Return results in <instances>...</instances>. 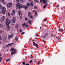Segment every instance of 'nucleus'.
Segmentation results:
<instances>
[{"label": "nucleus", "mask_w": 65, "mask_h": 65, "mask_svg": "<svg viewBox=\"0 0 65 65\" xmlns=\"http://www.w3.org/2000/svg\"><path fill=\"white\" fill-rule=\"evenodd\" d=\"M45 35H46V36H47V35H48L47 33H46Z\"/></svg>", "instance_id": "37998d69"}, {"label": "nucleus", "mask_w": 65, "mask_h": 65, "mask_svg": "<svg viewBox=\"0 0 65 65\" xmlns=\"http://www.w3.org/2000/svg\"><path fill=\"white\" fill-rule=\"evenodd\" d=\"M3 3L4 4H6V2L4 1V2Z\"/></svg>", "instance_id": "ea45409f"}, {"label": "nucleus", "mask_w": 65, "mask_h": 65, "mask_svg": "<svg viewBox=\"0 0 65 65\" xmlns=\"http://www.w3.org/2000/svg\"><path fill=\"white\" fill-rule=\"evenodd\" d=\"M10 60V59H7L6 60V62H8L9 61V60Z\"/></svg>", "instance_id": "5701e85b"}, {"label": "nucleus", "mask_w": 65, "mask_h": 65, "mask_svg": "<svg viewBox=\"0 0 65 65\" xmlns=\"http://www.w3.org/2000/svg\"><path fill=\"white\" fill-rule=\"evenodd\" d=\"M1 0H2V2H3H3H4V0H0V1H1Z\"/></svg>", "instance_id": "4c0bfd02"}, {"label": "nucleus", "mask_w": 65, "mask_h": 65, "mask_svg": "<svg viewBox=\"0 0 65 65\" xmlns=\"http://www.w3.org/2000/svg\"><path fill=\"white\" fill-rule=\"evenodd\" d=\"M13 44V43H11V44H9L8 45H5V46H6V47H8V46L12 45Z\"/></svg>", "instance_id": "6e6552de"}, {"label": "nucleus", "mask_w": 65, "mask_h": 65, "mask_svg": "<svg viewBox=\"0 0 65 65\" xmlns=\"http://www.w3.org/2000/svg\"><path fill=\"white\" fill-rule=\"evenodd\" d=\"M28 18H25V21H27V20H28Z\"/></svg>", "instance_id": "c85d7f7f"}, {"label": "nucleus", "mask_w": 65, "mask_h": 65, "mask_svg": "<svg viewBox=\"0 0 65 65\" xmlns=\"http://www.w3.org/2000/svg\"><path fill=\"white\" fill-rule=\"evenodd\" d=\"M45 27H46V25H45Z\"/></svg>", "instance_id": "680f3d73"}, {"label": "nucleus", "mask_w": 65, "mask_h": 65, "mask_svg": "<svg viewBox=\"0 0 65 65\" xmlns=\"http://www.w3.org/2000/svg\"><path fill=\"white\" fill-rule=\"evenodd\" d=\"M1 56V54H0V57Z\"/></svg>", "instance_id": "bf43d9fd"}, {"label": "nucleus", "mask_w": 65, "mask_h": 65, "mask_svg": "<svg viewBox=\"0 0 65 65\" xmlns=\"http://www.w3.org/2000/svg\"><path fill=\"white\" fill-rule=\"evenodd\" d=\"M37 64H39L40 63V62L39 61H38V62H37Z\"/></svg>", "instance_id": "cd10ccee"}, {"label": "nucleus", "mask_w": 65, "mask_h": 65, "mask_svg": "<svg viewBox=\"0 0 65 65\" xmlns=\"http://www.w3.org/2000/svg\"><path fill=\"white\" fill-rule=\"evenodd\" d=\"M26 65H29V64H28V63H26Z\"/></svg>", "instance_id": "8fccbe9b"}, {"label": "nucleus", "mask_w": 65, "mask_h": 65, "mask_svg": "<svg viewBox=\"0 0 65 65\" xmlns=\"http://www.w3.org/2000/svg\"><path fill=\"white\" fill-rule=\"evenodd\" d=\"M33 11H34V12H35V10H34Z\"/></svg>", "instance_id": "6e6d98bb"}, {"label": "nucleus", "mask_w": 65, "mask_h": 65, "mask_svg": "<svg viewBox=\"0 0 65 65\" xmlns=\"http://www.w3.org/2000/svg\"><path fill=\"white\" fill-rule=\"evenodd\" d=\"M43 1V0H40V2H42Z\"/></svg>", "instance_id": "58836bf2"}, {"label": "nucleus", "mask_w": 65, "mask_h": 65, "mask_svg": "<svg viewBox=\"0 0 65 65\" xmlns=\"http://www.w3.org/2000/svg\"><path fill=\"white\" fill-rule=\"evenodd\" d=\"M15 13V12H14V10H13L12 11V13H11V14L12 15H13Z\"/></svg>", "instance_id": "9b49d317"}, {"label": "nucleus", "mask_w": 65, "mask_h": 65, "mask_svg": "<svg viewBox=\"0 0 65 65\" xmlns=\"http://www.w3.org/2000/svg\"><path fill=\"white\" fill-rule=\"evenodd\" d=\"M24 65H26V64H24Z\"/></svg>", "instance_id": "774afa93"}, {"label": "nucleus", "mask_w": 65, "mask_h": 65, "mask_svg": "<svg viewBox=\"0 0 65 65\" xmlns=\"http://www.w3.org/2000/svg\"><path fill=\"white\" fill-rule=\"evenodd\" d=\"M28 23H29V24H31V21L30 20H29L28 21Z\"/></svg>", "instance_id": "a211bd4d"}, {"label": "nucleus", "mask_w": 65, "mask_h": 65, "mask_svg": "<svg viewBox=\"0 0 65 65\" xmlns=\"http://www.w3.org/2000/svg\"><path fill=\"white\" fill-rule=\"evenodd\" d=\"M21 3H23L24 1V0H19Z\"/></svg>", "instance_id": "aec40b11"}, {"label": "nucleus", "mask_w": 65, "mask_h": 65, "mask_svg": "<svg viewBox=\"0 0 65 65\" xmlns=\"http://www.w3.org/2000/svg\"><path fill=\"white\" fill-rule=\"evenodd\" d=\"M25 23H24L23 24L22 26H25Z\"/></svg>", "instance_id": "c756f323"}, {"label": "nucleus", "mask_w": 65, "mask_h": 65, "mask_svg": "<svg viewBox=\"0 0 65 65\" xmlns=\"http://www.w3.org/2000/svg\"><path fill=\"white\" fill-rule=\"evenodd\" d=\"M58 31L60 32H63L64 31V30L62 29V28H59L58 29Z\"/></svg>", "instance_id": "f8f14e48"}, {"label": "nucleus", "mask_w": 65, "mask_h": 65, "mask_svg": "<svg viewBox=\"0 0 65 65\" xmlns=\"http://www.w3.org/2000/svg\"><path fill=\"white\" fill-rule=\"evenodd\" d=\"M46 3V0H43V1L42 3H43V4H45V3Z\"/></svg>", "instance_id": "ddd939ff"}, {"label": "nucleus", "mask_w": 65, "mask_h": 65, "mask_svg": "<svg viewBox=\"0 0 65 65\" xmlns=\"http://www.w3.org/2000/svg\"><path fill=\"white\" fill-rule=\"evenodd\" d=\"M44 22H45V21H46V19H45V20H44Z\"/></svg>", "instance_id": "c03bdc74"}, {"label": "nucleus", "mask_w": 65, "mask_h": 65, "mask_svg": "<svg viewBox=\"0 0 65 65\" xmlns=\"http://www.w3.org/2000/svg\"><path fill=\"white\" fill-rule=\"evenodd\" d=\"M0 13H1V11H0Z\"/></svg>", "instance_id": "69168bd1"}, {"label": "nucleus", "mask_w": 65, "mask_h": 65, "mask_svg": "<svg viewBox=\"0 0 65 65\" xmlns=\"http://www.w3.org/2000/svg\"><path fill=\"white\" fill-rule=\"evenodd\" d=\"M12 6V3H9L7 5V7H10Z\"/></svg>", "instance_id": "39448f33"}, {"label": "nucleus", "mask_w": 65, "mask_h": 65, "mask_svg": "<svg viewBox=\"0 0 65 65\" xmlns=\"http://www.w3.org/2000/svg\"><path fill=\"white\" fill-rule=\"evenodd\" d=\"M30 58L31 59H32V58H33V57L31 56V57H30Z\"/></svg>", "instance_id": "de8ad7c7"}, {"label": "nucleus", "mask_w": 65, "mask_h": 65, "mask_svg": "<svg viewBox=\"0 0 65 65\" xmlns=\"http://www.w3.org/2000/svg\"><path fill=\"white\" fill-rule=\"evenodd\" d=\"M11 52H12L11 53V55H13V54H15V52L17 51V50L13 48H12L11 49Z\"/></svg>", "instance_id": "7ed1b4c3"}, {"label": "nucleus", "mask_w": 65, "mask_h": 65, "mask_svg": "<svg viewBox=\"0 0 65 65\" xmlns=\"http://www.w3.org/2000/svg\"><path fill=\"white\" fill-rule=\"evenodd\" d=\"M16 8H19L20 9L21 8H22L23 6L22 5L19 3L18 4H16Z\"/></svg>", "instance_id": "f03ea898"}, {"label": "nucleus", "mask_w": 65, "mask_h": 65, "mask_svg": "<svg viewBox=\"0 0 65 65\" xmlns=\"http://www.w3.org/2000/svg\"><path fill=\"white\" fill-rule=\"evenodd\" d=\"M59 7V5H58L56 7Z\"/></svg>", "instance_id": "49530a36"}, {"label": "nucleus", "mask_w": 65, "mask_h": 65, "mask_svg": "<svg viewBox=\"0 0 65 65\" xmlns=\"http://www.w3.org/2000/svg\"><path fill=\"white\" fill-rule=\"evenodd\" d=\"M2 60V57H0V62H1Z\"/></svg>", "instance_id": "393cba45"}, {"label": "nucleus", "mask_w": 65, "mask_h": 65, "mask_svg": "<svg viewBox=\"0 0 65 65\" xmlns=\"http://www.w3.org/2000/svg\"><path fill=\"white\" fill-rule=\"evenodd\" d=\"M37 15V11H36L35 12V15Z\"/></svg>", "instance_id": "a878e982"}, {"label": "nucleus", "mask_w": 65, "mask_h": 65, "mask_svg": "<svg viewBox=\"0 0 65 65\" xmlns=\"http://www.w3.org/2000/svg\"><path fill=\"white\" fill-rule=\"evenodd\" d=\"M12 22L13 23H14L15 22V18H14L12 19Z\"/></svg>", "instance_id": "9d476101"}, {"label": "nucleus", "mask_w": 65, "mask_h": 65, "mask_svg": "<svg viewBox=\"0 0 65 65\" xmlns=\"http://www.w3.org/2000/svg\"><path fill=\"white\" fill-rule=\"evenodd\" d=\"M30 6H31V7L33 6V4L32 3H30Z\"/></svg>", "instance_id": "6ab92c4d"}, {"label": "nucleus", "mask_w": 65, "mask_h": 65, "mask_svg": "<svg viewBox=\"0 0 65 65\" xmlns=\"http://www.w3.org/2000/svg\"><path fill=\"white\" fill-rule=\"evenodd\" d=\"M41 6H42V4H41Z\"/></svg>", "instance_id": "e2e57ef3"}, {"label": "nucleus", "mask_w": 65, "mask_h": 65, "mask_svg": "<svg viewBox=\"0 0 65 65\" xmlns=\"http://www.w3.org/2000/svg\"><path fill=\"white\" fill-rule=\"evenodd\" d=\"M25 34V32H23L21 34L22 35H23V34Z\"/></svg>", "instance_id": "c9c22d12"}, {"label": "nucleus", "mask_w": 65, "mask_h": 65, "mask_svg": "<svg viewBox=\"0 0 65 65\" xmlns=\"http://www.w3.org/2000/svg\"><path fill=\"white\" fill-rule=\"evenodd\" d=\"M43 37L44 38H45V35H44Z\"/></svg>", "instance_id": "2f4dec72"}, {"label": "nucleus", "mask_w": 65, "mask_h": 65, "mask_svg": "<svg viewBox=\"0 0 65 65\" xmlns=\"http://www.w3.org/2000/svg\"><path fill=\"white\" fill-rule=\"evenodd\" d=\"M23 8H25V10H26L27 9V8H28V6H23Z\"/></svg>", "instance_id": "4468645a"}, {"label": "nucleus", "mask_w": 65, "mask_h": 65, "mask_svg": "<svg viewBox=\"0 0 65 65\" xmlns=\"http://www.w3.org/2000/svg\"><path fill=\"white\" fill-rule=\"evenodd\" d=\"M61 9L62 10V9H63V8H61Z\"/></svg>", "instance_id": "5fc2aeb1"}, {"label": "nucleus", "mask_w": 65, "mask_h": 65, "mask_svg": "<svg viewBox=\"0 0 65 65\" xmlns=\"http://www.w3.org/2000/svg\"><path fill=\"white\" fill-rule=\"evenodd\" d=\"M1 39H2L1 37V36L0 35V40H1Z\"/></svg>", "instance_id": "79ce46f5"}, {"label": "nucleus", "mask_w": 65, "mask_h": 65, "mask_svg": "<svg viewBox=\"0 0 65 65\" xmlns=\"http://www.w3.org/2000/svg\"><path fill=\"white\" fill-rule=\"evenodd\" d=\"M22 31V30H21H21L20 31V32H21Z\"/></svg>", "instance_id": "052dcab7"}, {"label": "nucleus", "mask_w": 65, "mask_h": 65, "mask_svg": "<svg viewBox=\"0 0 65 65\" xmlns=\"http://www.w3.org/2000/svg\"><path fill=\"white\" fill-rule=\"evenodd\" d=\"M30 18H31V19H32L33 18V17L31 15L30 16Z\"/></svg>", "instance_id": "72a5a7b5"}, {"label": "nucleus", "mask_w": 65, "mask_h": 65, "mask_svg": "<svg viewBox=\"0 0 65 65\" xmlns=\"http://www.w3.org/2000/svg\"><path fill=\"white\" fill-rule=\"evenodd\" d=\"M42 41H43V42H45V41L44 40H43Z\"/></svg>", "instance_id": "603ef678"}, {"label": "nucleus", "mask_w": 65, "mask_h": 65, "mask_svg": "<svg viewBox=\"0 0 65 65\" xmlns=\"http://www.w3.org/2000/svg\"><path fill=\"white\" fill-rule=\"evenodd\" d=\"M3 27V25L2 24H0V27Z\"/></svg>", "instance_id": "4be33fe9"}, {"label": "nucleus", "mask_w": 65, "mask_h": 65, "mask_svg": "<svg viewBox=\"0 0 65 65\" xmlns=\"http://www.w3.org/2000/svg\"><path fill=\"white\" fill-rule=\"evenodd\" d=\"M25 26H26V27H28V25H27V24H25Z\"/></svg>", "instance_id": "7c9ffc66"}, {"label": "nucleus", "mask_w": 65, "mask_h": 65, "mask_svg": "<svg viewBox=\"0 0 65 65\" xmlns=\"http://www.w3.org/2000/svg\"><path fill=\"white\" fill-rule=\"evenodd\" d=\"M41 27H40V29H41Z\"/></svg>", "instance_id": "4d7b16f0"}, {"label": "nucleus", "mask_w": 65, "mask_h": 65, "mask_svg": "<svg viewBox=\"0 0 65 65\" xmlns=\"http://www.w3.org/2000/svg\"><path fill=\"white\" fill-rule=\"evenodd\" d=\"M13 37V34H11V35L8 36V39H10L11 38H12Z\"/></svg>", "instance_id": "423d86ee"}, {"label": "nucleus", "mask_w": 65, "mask_h": 65, "mask_svg": "<svg viewBox=\"0 0 65 65\" xmlns=\"http://www.w3.org/2000/svg\"><path fill=\"white\" fill-rule=\"evenodd\" d=\"M2 30H0V33H2Z\"/></svg>", "instance_id": "a19ab883"}, {"label": "nucleus", "mask_w": 65, "mask_h": 65, "mask_svg": "<svg viewBox=\"0 0 65 65\" xmlns=\"http://www.w3.org/2000/svg\"><path fill=\"white\" fill-rule=\"evenodd\" d=\"M18 14L19 16H20V14H21V11H18Z\"/></svg>", "instance_id": "412c9836"}, {"label": "nucleus", "mask_w": 65, "mask_h": 65, "mask_svg": "<svg viewBox=\"0 0 65 65\" xmlns=\"http://www.w3.org/2000/svg\"><path fill=\"white\" fill-rule=\"evenodd\" d=\"M34 0V1L35 2H36L37 0Z\"/></svg>", "instance_id": "09e8293b"}, {"label": "nucleus", "mask_w": 65, "mask_h": 65, "mask_svg": "<svg viewBox=\"0 0 65 65\" xmlns=\"http://www.w3.org/2000/svg\"><path fill=\"white\" fill-rule=\"evenodd\" d=\"M10 15V13H8V15L9 16V17Z\"/></svg>", "instance_id": "b1692460"}, {"label": "nucleus", "mask_w": 65, "mask_h": 65, "mask_svg": "<svg viewBox=\"0 0 65 65\" xmlns=\"http://www.w3.org/2000/svg\"><path fill=\"white\" fill-rule=\"evenodd\" d=\"M31 14V13L30 12H28V17H30V15Z\"/></svg>", "instance_id": "f3484780"}, {"label": "nucleus", "mask_w": 65, "mask_h": 65, "mask_svg": "<svg viewBox=\"0 0 65 65\" xmlns=\"http://www.w3.org/2000/svg\"><path fill=\"white\" fill-rule=\"evenodd\" d=\"M47 4H46L45 5H44V6H43V7L44 8H45L46 7Z\"/></svg>", "instance_id": "dca6fc26"}, {"label": "nucleus", "mask_w": 65, "mask_h": 65, "mask_svg": "<svg viewBox=\"0 0 65 65\" xmlns=\"http://www.w3.org/2000/svg\"><path fill=\"white\" fill-rule=\"evenodd\" d=\"M26 5L28 6H30V3H28L26 4Z\"/></svg>", "instance_id": "2eb2a0df"}, {"label": "nucleus", "mask_w": 65, "mask_h": 65, "mask_svg": "<svg viewBox=\"0 0 65 65\" xmlns=\"http://www.w3.org/2000/svg\"><path fill=\"white\" fill-rule=\"evenodd\" d=\"M16 1L18 2V3H19V0H16Z\"/></svg>", "instance_id": "473e14b6"}, {"label": "nucleus", "mask_w": 65, "mask_h": 65, "mask_svg": "<svg viewBox=\"0 0 65 65\" xmlns=\"http://www.w3.org/2000/svg\"><path fill=\"white\" fill-rule=\"evenodd\" d=\"M18 40V38L16 37L15 38V40Z\"/></svg>", "instance_id": "f704fd0d"}, {"label": "nucleus", "mask_w": 65, "mask_h": 65, "mask_svg": "<svg viewBox=\"0 0 65 65\" xmlns=\"http://www.w3.org/2000/svg\"><path fill=\"white\" fill-rule=\"evenodd\" d=\"M7 51H8V50H7Z\"/></svg>", "instance_id": "338daca9"}, {"label": "nucleus", "mask_w": 65, "mask_h": 65, "mask_svg": "<svg viewBox=\"0 0 65 65\" xmlns=\"http://www.w3.org/2000/svg\"><path fill=\"white\" fill-rule=\"evenodd\" d=\"M6 11V9L5 7H3L2 9V13L3 14H4L5 13V12Z\"/></svg>", "instance_id": "20e7f679"}, {"label": "nucleus", "mask_w": 65, "mask_h": 65, "mask_svg": "<svg viewBox=\"0 0 65 65\" xmlns=\"http://www.w3.org/2000/svg\"><path fill=\"white\" fill-rule=\"evenodd\" d=\"M0 7H1V3H0Z\"/></svg>", "instance_id": "864d4df0"}, {"label": "nucleus", "mask_w": 65, "mask_h": 65, "mask_svg": "<svg viewBox=\"0 0 65 65\" xmlns=\"http://www.w3.org/2000/svg\"><path fill=\"white\" fill-rule=\"evenodd\" d=\"M8 19H7L6 21V23L7 26V29L10 30V28L9 26V24H10V23L11 20H10L9 22H8Z\"/></svg>", "instance_id": "f257e3e1"}, {"label": "nucleus", "mask_w": 65, "mask_h": 65, "mask_svg": "<svg viewBox=\"0 0 65 65\" xmlns=\"http://www.w3.org/2000/svg\"><path fill=\"white\" fill-rule=\"evenodd\" d=\"M37 2H38V1H37Z\"/></svg>", "instance_id": "0e129e2a"}, {"label": "nucleus", "mask_w": 65, "mask_h": 65, "mask_svg": "<svg viewBox=\"0 0 65 65\" xmlns=\"http://www.w3.org/2000/svg\"><path fill=\"white\" fill-rule=\"evenodd\" d=\"M20 19H22V17H20Z\"/></svg>", "instance_id": "13d9d810"}, {"label": "nucleus", "mask_w": 65, "mask_h": 65, "mask_svg": "<svg viewBox=\"0 0 65 65\" xmlns=\"http://www.w3.org/2000/svg\"><path fill=\"white\" fill-rule=\"evenodd\" d=\"M29 62H30V63H32V62H33V61L32 60H30L29 61Z\"/></svg>", "instance_id": "e433bc0d"}, {"label": "nucleus", "mask_w": 65, "mask_h": 65, "mask_svg": "<svg viewBox=\"0 0 65 65\" xmlns=\"http://www.w3.org/2000/svg\"><path fill=\"white\" fill-rule=\"evenodd\" d=\"M33 45H34V46H35L36 47H37L38 48V44L34 42H33Z\"/></svg>", "instance_id": "0eeeda50"}, {"label": "nucleus", "mask_w": 65, "mask_h": 65, "mask_svg": "<svg viewBox=\"0 0 65 65\" xmlns=\"http://www.w3.org/2000/svg\"><path fill=\"white\" fill-rule=\"evenodd\" d=\"M34 7V8H35V9H37V7L36 6H35Z\"/></svg>", "instance_id": "bb28decb"}, {"label": "nucleus", "mask_w": 65, "mask_h": 65, "mask_svg": "<svg viewBox=\"0 0 65 65\" xmlns=\"http://www.w3.org/2000/svg\"><path fill=\"white\" fill-rule=\"evenodd\" d=\"M36 36H38V34H36Z\"/></svg>", "instance_id": "a18cd8bd"}, {"label": "nucleus", "mask_w": 65, "mask_h": 65, "mask_svg": "<svg viewBox=\"0 0 65 65\" xmlns=\"http://www.w3.org/2000/svg\"><path fill=\"white\" fill-rule=\"evenodd\" d=\"M4 20H5V17H3L1 19L0 21L1 22H3L4 21Z\"/></svg>", "instance_id": "1a4fd4ad"}, {"label": "nucleus", "mask_w": 65, "mask_h": 65, "mask_svg": "<svg viewBox=\"0 0 65 65\" xmlns=\"http://www.w3.org/2000/svg\"><path fill=\"white\" fill-rule=\"evenodd\" d=\"M25 62H23V64H25Z\"/></svg>", "instance_id": "3c124183"}]
</instances>
